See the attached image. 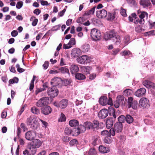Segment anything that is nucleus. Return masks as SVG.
I'll use <instances>...</instances> for the list:
<instances>
[{
    "instance_id": "obj_38",
    "label": "nucleus",
    "mask_w": 155,
    "mask_h": 155,
    "mask_svg": "<svg viewBox=\"0 0 155 155\" xmlns=\"http://www.w3.org/2000/svg\"><path fill=\"white\" fill-rule=\"evenodd\" d=\"M126 121L127 123L130 124L133 122L134 119L131 116L127 114L126 116Z\"/></svg>"
},
{
    "instance_id": "obj_6",
    "label": "nucleus",
    "mask_w": 155,
    "mask_h": 155,
    "mask_svg": "<svg viewBox=\"0 0 155 155\" xmlns=\"http://www.w3.org/2000/svg\"><path fill=\"white\" fill-rule=\"evenodd\" d=\"M91 36L93 40L97 41L100 39L101 34L100 31L96 28H93L91 30Z\"/></svg>"
},
{
    "instance_id": "obj_41",
    "label": "nucleus",
    "mask_w": 155,
    "mask_h": 155,
    "mask_svg": "<svg viewBox=\"0 0 155 155\" xmlns=\"http://www.w3.org/2000/svg\"><path fill=\"white\" fill-rule=\"evenodd\" d=\"M82 50L84 52H87L90 49V45L88 44H85L82 47Z\"/></svg>"
},
{
    "instance_id": "obj_47",
    "label": "nucleus",
    "mask_w": 155,
    "mask_h": 155,
    "mask_svg": "<svg viewBox=\"0 0 155 155\" xmlns=\"http://www.w3.org/2000/svg\"><path fill=\"white\" fill-rule=\"evenodd\" d=\"M130 22H134L135 24H137L138 23L141 25H143L144 23V20H129Z\"/></svg>"
},
{
    "instance_id": "obj_14",
    "label": "nucleus",
    "mask_w": 155,
    "mask_h": 155,
    "mask_svg": "<svg viewBox=\"0 0 155 155\" xmlns=\"http://www.w3.org/2000/svg\"><path fill=\"white\" fill-rule=\"evenodd\" d=\"M116 118L112 117H108L106 120V125L107 128L109 129L112 128L114 123L115 121Z\"/></svg>"
},
{
    "instance_id": "obj_30",
    "label": "nucleus",
    "mask_w": 155,
    "mask_h": 155,
    "mask_svg": "<svg viewBox=\"0 0 155 155\" xmlns=\"http://www.w3.org/2000/svg\"><path fill=\"white\" fill-rule=\"evenodd\" d=\"M97 154V151L94 148H91L88 151V153L84 152V155H96Z\"/></svg>"
},
{
    "instance_id": "obj_33",
    "label": "nucleus",
    "mask_w": 155,
    "mask_h": 155,
    "mask_svg": "<svg viewBox=\"0 0 155 155\" xmlns=\"http://www.w3.org/2000/svg\"><path fill=\"white\" fill-rule=\"evenodd\" d=\"M84 124L86 130L91 129L93 130V127L92 126L93 125H92V123L91 122L86 121L84 123Z\"/></svg>"
},
{
    "instance_id": "obj_28",
    "label": "nucleus",
    "mask_w": 155,
    "mask_h": 155,
    "mask_svg": "<svg viewBox=\"0 0 155 155\" xmlns=\"http://www.w3.org/2000/svg\"><path fill=\"white\" fill-rule=\"evenodd\" d=\"M28 149L29 151V155H34L36 153V148L29 144Z\"/></svg>"
},
{
    "instance_id": "obj_35",
    "label": "nucleus",
    "mask_w": 155,
    "mask_h": 155,
    "mask_svg": "<svg viewBox=\"0 0 155 155\" xmlns=\"http://www.w3.org/2000/svg\"><path fill=\"white\" fill-rule=\"evenodd\" d=\"M99 123L98 120H94L92 123L93 130H94L95 129L96 130L99 129Z\"/></svg>"
},
{
    "instance_id": "obj_24",
    "label": "nucleus",
    "mask_w": 155,
    "mask_h": 155,
    "mask_svg": "<svg viewBox=\"0 0 155 155\" xmlns=\"http://www.w3.org/2000/svg\"><path fill=\"white\" fill-rule=\"evenodd\" d=\"M116 101L118 102L121 105H123L127 101V100L122 95L118 96L116 99Z\"/></svg>"
},
{
    "instance_id": "obj_16",
    "label": "nucleus",
    "mask_w": 155,
    "mask_h": 155,
    "mask_svg": "<svg viewBox=\"0 0 155 155\" xmlns=\"http://www.w3.org/2000/svg\"><path fill=\"white\" fill-rule=\"evenodd\" d=\"M143 84L145 87L148 88H152L155 90V84L151 81L147 80L144 81Z\"/></svg>"
},
{
    "instance_id": "obj_57",
    "label": "nucleus",
    "mask_w": 155,
    "mask_h": 155,
    "mask_svg": "<svg viewBox=\"0 0 155 155\" xmlns=\"http://www.w3.org/2000/svg\"><path fill=\"white\" fill-rule=\"evenodd\" d=\"M101 134L104 137H107V136L110 135L109 131L107 130H104L102 131L101 133Z\"/></svg>"
},
{
    "instance_id": "obj_23",
    "label": "nucleus",
    "mask_w": 155,
    "mask_h": 155,
    "mask_svg": "<svg viewBox=\"0 0 155 155\" xmlns=\"http://www.w3.org/2000/svg\"><path fill=\"white\" fill-rule=\"evenodd\" d=\"M30 145L37 148H39L41 145V141L38 139H36L30 143Z\"/></svg>"
},
{
    "instance_id": "obj_13",
    "label": "nucleus",
    "mask_w": 155,
    "mask_h": 155,
    "mask_svg": "<svg viewBox=\"0 0 155 155\" xmlns=\"http://www.w3.org/2000/svg\"><path fill=\"white\" fill-rule=\"evenodd\" d=\"M82 53L81 50L78 48H75L73 49L71 52V56L73 58L78 57Z\"/></svg>"
},
{
    "instance_id": "obj_50",
    "label": "nucleus",
    "mask_w": 155,
    "mask_h": 155,
    "mask_svg": "<svg viewBox=\"0 0 155 155\" xmlns=\"http://www.w3.org/2000/svg\"><path fill=\"white\" fill-rule=\"evenodd\" d=\"M66 120V117L64 114L61 113L60 118L58 119V121L61 122L65 121Z\"/></svg>"
},
{
    "instance_id": "obj_44",
    "label": "nucleus",
    "mask_w": 155,
    "mask_h": 155,
    "mask_svg": "<svg viewBox=\"0 0 155 155\" xmlns=\"http://www.w3.org/2000/svg\"><path fill=\"white\" fill-rule=\"evenodd\" d=\"M19 81L18 78L16 77H14L12 79L9 80L8 83L10 84H13L14 83H17Z\"/></svg>"
},
{
    "instance_id": "obj_42",
    "label": "nucleus",
    "mask_w": 155,
    "mask_h": 155,
    "mask_svg": "<svg viewBox=\"0 0 155 155\" xmlns=\"http://www.w3.org/2000/svg\"><path fill=\"white\" fill-rule=\"evenodd\" d=\"M130 37L129 35L126 36L123 40V41L124 43V46L127 45L130 43Z\"/></svg>"
},
{
    "instance_id": "obj_62",
    "label": "nucleus",
    "mask_w": 155,
    "mask_h": 155,
    "mask_svg": "<svg viewBox=\"0 0 155 155\" xmlns=\"http://www.w3.org/2000/svg\"><path fill=\"white\" fill-rule=\"evenodd\" d=\"M61 27V25H56L53 27L51 29V30L52 31H57L60 29Z\"/></svg>"
},
{
    "instance_id": "obj_4",
    "label": "nucleus",
    "mask_w": 155,
    "mask_h": 155,
    "mask_svg": "<svg viewBox=\"0 0 155 155\" xmlns=\"http://www.w3.org/2000/svg\"><path fill=\"white\" fill-rule=\"evenodd\" d=\"M99 103L102 105H105L108 104L111 105L113 104L111 97H109L108 99L107 97L104 96H101L99 100Z\"/></svg>"
},
{
    "instance_id": "obj_64",
    "label": "nucleus",
    "mask_w": 155,
    "mask_h": 155,
    "mask_svg": "<svg viewBox=\"0 0 155 155\" xmlns=\"http://www.w3.org/2000/svg\"><path fill=\"white\" fill-rule=\"evenodd\" d=\"M11 35L12 37H15L18 35V32L16 30H13L11 33Z\"/></svg>"
},
{
    "instance_id": "obj_9",
    "label": "nucleus",
    "mask_w": 155,
    "mask_h": 155,
    "mask_svg": "<svg viewBox=\"0 0 155 155\" xmlns=\"http://www.w3.org/2000/svg\"><path fill=\"white\" fill-rule=\"evenodd\" d=\"M133 98L132 97H130L128 98L127 103L128 107L130 108L132 107L134 110L137 109L138 106V102L137 101L133 100Z\"/></svg>"
},
{
    "instance_id": "obj_37",
    "label": "nucleus",
    "mask_w": 155,
    "mask_h": 155,
    "mask_svg": "<svg viewBox=\"0 0 155 155\" xmlns=\"http://www.w3.org/2000/svg\"><path fill=\"white\" fill-rule=\"evenodd\" d=\"M72 131V135L73 136H78L81 133L78 127L73 128Z\"/></svg>"
},
{
    "instance_id": "obj_36",
    "label": "nucleus",
    "mask_w": 155,
    "mask_h": 155,
    "mask_svg": "<svg viewBox=\"0 0 155 155\" xmlns=\"http://www.w3.org/2000/svg\"><path fill=\"white\" fill-rule=\"evenodd\" d=\"M59 70L63 74H68V75H70V73L69 69L66 67H62L59 68Z\"/></svg>"
},
{
    "instance_id": "obj_29",
    "label": "nucleus",
    "mask_w": 155,
    "mask_h": 155,
    "mask_svg": "<svg viewBox=\"0 0 155 155\" xmlns=\"http://www.w3.org/2000/svg\"><path fill=\"white\" fill-rule=\"evenodd\" d=\"M75 77L76 79L79 80H84L86 77L85 76L81 73H77L75 74Z\"/></svg>"
},
{
    "instance_id": "obj_1",
    "label": "nucleus",
    "mask_w": 155,
    "mask_h": 155,
    "mask_svg": "<svg viewBox=\"0 0 155 155\" xmlns=\"http://www.w3.org/2000/svg\"><path fill=\"white\" fill-rule=\"evenodd\" d=\"M61 80L60 78H52L51 81V84L52 86L49 87L47 90L48 95L51 98H54L57 97L59 93L57 87H61L59 82Z\"/></svg>"
},
{
    "instance_id": "obj_27",
    "label": "nucleus",
    "mask_w": 155,
    "mask_h": 155,
    "mask_svg": "<svg viewBox=\"0 0 155 155\" xmlns=\"http://www.w3.org/2000/svg\"><path fill=\"white\" fill-rule=\"evenodd\" d=\"M95 8L96 7L94 6L89 10L85 12L84 13V14L83 17L84 18H85L87 16H89L91 14H94V12Z\"/></svg>"
},
{
    "instance_id": "obj_11",
    "label": "nucleus",
    "mask_w": 155,
    "mask_h": 155,
    "mask_svg": "<svg viewBox=\"0 0 155 155\" xmlns=\"http://www.w3.org/2000/svg\"><path fill=\"white\" fill-rule=\"evenodd\" d=\"M108 114L114 118H116L119 115V113L117 111L115 112V110L111 106L108 107L107 109Z\"/></svg>"
},
{
    "instance_id": "obj_46",
    "label": "nucleus",
    "mask_w": 155,
    "mask_h": 155,
    "mask_svg": "<svg viewBox=\"0 0 155 155\" xmlns=\"http://www.w3.org/2000/svg\"><path fill=\"white\" fill-rule=\"evenodd\" d=\"M72 130L71 129L70 127H66L64 130V132L65 134L67 135H72Z\"/></svg>"
},
{
    "instance_id": "obj_49",
    "label": "nucleus",
    "mask_w": 155,
    "mask_h": 155,
    "mask_svg": "<svg viewBox=\"0 0 155 155\" xmlns=\"http://www.w3.org/2000/svg\"><path fill=\"white\" fill-rule=\"evenodd\" d=\"M132 91L130 89H126L124 90L123 92V94L125 96H128L132 94Z\"/></svg>"
},
{
    "instance_id": "obj_56",
    "label": "nucleus",
    "mask_w": 155,
    "mask_h": 155,
    "mask_svg": "<svg viewBox=\"0 0 155 155\" xmlns=\"http://www.w3.org/2000/svg\"><path fill=\"white\" fill-rule=\"evenodd\" d=\"M126 139L125 136L122 135H120L119 137V142L121 144H123L124 143Z\"/></svg>"
},
{
    "instance_id": "obj_21",
    "label": "nucleus",
    "mask_w": 155,
    "mask_h": 155,
    "mask_svg": "<svg viewBox=\"0 0 155 155\" xmlns=\"http://www.w3.org/2000/svg\"><path fill=\"white\" fill-rule=\"evenodd\" d=\"M70 68V72L72 74H75L76 73H78V72L79 70L78 65L75 64H71Z\"/></svg>"
},
{
    "instance_id": "obj_52",
    "label": "nucleus",
    "mask_w": 155,
    "mask_h": 155,
    "mask_svg": "<svg viewBox=\"0 0 155 155\" xmlns=\"http://www.w3.org/2000/svg\"><path fill=\"white\" fill-rule=\"evenodd\" d=\"M61 140L63 142L67 143L71 140V138L69 137L64 136L61 137Z\"/></svg>"
},
{
    "instance_id": "obj_8",
    "label": "nucleus",
    "mask_w": 155,
    "mask_h": 155,
    "mask_svg": "<svg viewBox=\"0 0 155 155\" xmlns=\"http://www.w3.org/2000/svg\"><path fill=\"white\" fill-rule=\"evenodd\" d=\"M139 106L143 109L148 108L150 106L148 99L145 97L141 98L139 101Z\"/></svg>"
},
{
    "instance_id": "obj_40",
    "label": "nucleus",
    "mask_w": 155,
    "mask_h": 155,
    "mask_svg": "<svg viewBox=\"0 0 155 155\" xmlns=\"http://www.w3.org/2000/svg\"><path fill=\"white\" fill-rule=\"evenodd\" d=\"M117 122H120L121 124L123 123L126 121V116L124 115H121L118 117Z\"/></svg>"
},
{
    "instance_id": "obj_58",
    "label": "nucleus",
    "mask_w": 155,
    "mask_h": 155,
    "mask_svg": "<svg viewBox=\"0 0 155 155\" xmlns=\"http://www.w3.org/2000/svg\"><path fill=\"white\" fill-rule=\"evenodd\" d=\"M120 13L121 15L123 16H126V9H124L122 7L120 8Z\"/></svg>"
},
{
    "instance_id": "obj_25",
    "label": "nucleus",
    "mask_w": 155,
    "mask_h": 155,
    "mask_svg": "<svg viewBox=\"0 0 155 155\" xmlns=\"http://www.w3.org/2000/svg\"><path fill=\"white\" fill-rule=\"evenodd\" d=\"M101 143V140L99 137L94 136L92 139V144L94 146L99 144Z\"/></svg>"
},
{
    "instance_id": "obj_15",
    "label": "nucleus",
    "mask_w": 155,
    "mask_h": 155,
    "mask_svg": "<svg viewBox=\"0 0 155 155\" xmlns=\"http://www.w3.org/2000/svg\"><path fill=\"white\" fill-rule=\"evenodd\" d=\"M108 115L107 109L106 108L102 109L100 111L98 116L101 119H104Z\"/></svg>"
},
{
    "instance_id": "obj_3",
    "label": "nucleus",
    "mask_w": 155,
    "mask_h": 155,
    "mask_svg": "<svg viewBox=\"0 0 155 155\" xmlns=\"http://www.w3.org/2000/svg\"><path fill=\"white\" fill-rule=\"evenodd\" d=\"M26 122L27 125L30 126L32 129L35 130L37 129L38 122L36 118L30 117L27 118Z\"/></svg>"
},
{
    "instance_id": "obj_7",
    "label": "nucleus",
    "mask_w": 155,
    "mask_h": 155,
    "mask_svg": "<svg viewBox=\"0 0 155 155\" xmlns=\"http://www.w3.org/2000/svg\"><path fill=\"white\" fill-rule=\"evenodd\" d=\"M50 99L49 97H43L40 98L36 103V105L38 107H41L43 106L48 104Z\"/></svg>"
},
{
    "instance_id": "obj_12",
    "label": "nucleus",
    "mask_w": 155,
    "mask_h": 155,
    "mask_svg": "<svg viewBox=\"0 0 155 155\" xmlns=\"http://www.w3.org/2000/svg\"><path fill=\"white\" fill-rule=\"evenodd\" d=\"M52 111L51 108L50 106L46 105L43 107L41 108V111L42 114L47 115L50 114Z\"/></svg>"
},
{
    "instance_id": "obj_60",
    "label": "nucleus",
    "mask_w": 155,
    "mask_h": 155,
    "mask_svg": "<svg viewBox=\"0 0 155 155\" xmlns=\"http://www.w3.org/2000/svg\"><path fill=\"white\" fill-rule=\"evenodd\" d=\"M23 5V2L22 1L18 2L16 5V7L18 9L21 8Z\"/></svg>"
},
{
    "instance_id": "obj_45",
    "label": "nucleus",
    "mask_w": 155,
    "mask_h": 155,
    "mask_svg": "<svg viewBox=\"0 0 155 155\" xmlns=\"http://www.w3.org/2000/svg\"><path fill=\"white\" fill-rule=\"evenodd\" d=\"M104 141L105 143L108 144L110 143L112 141L111 137L110 135L107 136V137H105Z\"/></svg>"
},
{
    "instance_id": "obj_31",
    "label": "nucleus",
    "mask_w": 155,
    "mask_h": 155,
    "mask_svg": "<svg viewBox=\"0 0 155 155\" xmlns=\"http://www.w3.org/2000/svg\"><path fill=\"white\" fill-rule=\"evenodd\" d=\"M99 150L100 152L103 153H107L109 152L108 148L103 145H100L99 147Z\"/></svg>"
},
{
    "instance_id": "obj_61",
    "label": "nucleus",
    "mask_w": 155,
    "mask_h": 155,
    "mask_svg": "<svg viewBox=\"0 0 155 155\" xmlns=\"http://www.w3.org/2000/svg\"><path fill=\"white\" fill-rule=\"evenodd\" d=\"M49 64V63L48 61H45L44 63L42 65L44 69L46 70L48 68Z\"/></svg>"
},
{
    "instance_id": "obj_18",
    "label": "nucleus",
    "mask_w": 155,
    "mask_h": 155,
    "mask_svg": "<svg viewBox=\"0 0 155 155\" xmlns=\"http://www.w3.org/2000/svg\"><path fill=\"white\" fill-rule=\"evenodd\" d=\"M61 80L59 82L61 86V83L62 82L63 85L64 86H72V85L71 84L72 83V80L71 78L69 79H61Z\"/></svg>"
},
{
    "instance_id": "obj_48",
    "label": "nucleus",
    "mask_w": 155,
    "mask_h": 155,
    "mask_svg": "<svg viewBox=\"0 0 155 155\" xmlns=\"http://www.w3.org/2000/svg\"><path fill=\"white\" fill-rule=\"evenodd\" d=\"M83 72L86 74H90V70L91 68L89 66L84 67L82 68Z\"/></svg>"
},
{
    "instance_id": "obj_53",
    "label": "nucleus",
    "mask_w": 155,
    "mask_h": 155,
    "mask_svg": "<svg viewBox=\"0 0 155 155\" xmlns=\"http://www.w3.org/2000/svg\"><path fill=\"white\" fill-rule=\"evenodd\" d=\"M76 44V41L75 39L74 38H71L69 42L67 44L68 45L71 46L72 45H74Z\"/></svg>"
},
{
    "instance_id": "obj_26",
    "label": "nucleus",
    "mask_w": 155,
    "mask_h": 155,
    "mask_svg": "<svg viewBox=\"0 0 155 155\" xmlns=\"http://www.w3.org/2000/svg\"><path fill=\"white\" fill-rule=\"evenodd\" d=\"M137 12L139 14V16L140 19H142L145 18L147 19L148 18V15L147 12H141L140 10H138Z\"/></svg>"
},
{
    "instance_id": "obj_55",
    "label": "nucleus",
    "mask_w": 155,
    "mask_h": 155,
    "mask_svg": "<svg viewBox=\"0 0 155 155\" xmlns=\"http://www.w3.org/2000/svg\"><path fill=\"white\" fill-rule=\"evenodd\" d=\"M142 28V26H141L138 25L135 27V31L137 32H140L142 31H143L144 30Z\"/></svg>"
},
{
    "instance_id": "obj_20",
    "label": "nucleus",
    "mask_w": 155,
    "mask_h": 155,
    "mask_svg": "<svg viewBox=\"0 0 155 155\" xmlns=\"http://www.w3.org/2000/svg\"><path fill=\"white\" fill-rule=\"evenodd\" d=\"M113 127L116 132L119 133L121 132L122 130L123 125L120 122H117L114 125Z\"/></svg>"
},
{
    "instance_id": "obj_54",
    "label": "nucleus",
    "mask_w": 155,
    "mask_h": 155,
    "mask_svg": "<svg viewBox=\"0 0 155 155\" xmlns=\"http://www.w3.org/2000/svg\"><path fill=\"white\" fill-rule=\"evenodd\" d=\"M78 142L76 139H74L70 141L69 144L71 146H75L77 145Z\"/></svg>"
},
{
    "instance_id": "obj_5",
    "label": "nucleus",
    "mask_w": 155,
    "mask_h": 155,
    "mask_svg": "<svg viewBox=\"0 0 155 155\" xmlns=\"http://www.w3.org/2000/svg\"><path fill=\"white\" fill-rule=\"evenodd\" d=\"M68 101L66 99H63L59 102H55L54 103V105L60 108L61 109L66 108L68 105Z\"/></svg>"
},
{
    "instance_id": "obj_34",
    "label": "nucleus",
    "mask_w": 155,
    "mask_h": 155,
    "mask_svg": "<svg viewBox=\"0 0 155 155\" xmlns=\"http://www.w3.org/2000/svg\"><path fill=\"white\" fill-rule=\"evenodd\" d=\"M69 124L71 127H76L78 126L79 122L76 120H71L69 121Z\"/></svg>"
},
{
    "instance_id": "obj_59",
    "label": "nucleus",
    "mask_w": 155,
    "mask_h": 155,
    "mask_svg": "<svg viewBox=\"0 0 155 155\" xmlns=\"http://www.w3.org/2000/svg\"><path fill=\"white\" fill-rule=\"evenodd\" d=\"M115 130L114 129V128L113 127L111 128L109 130V134L111 136V135H112L113 136H114L115 135Z\"/></svg>"
},
{
    "instance_id": "obj_19",
    "label": "nucleus",
    "mask_w": 155,
    "mask_h": 155,
    "mask_svg": "<svg viewBox=\"0 0 155 155\" xmlns=\"http://www.w3.org/2000/svg\"><path fill=\"white\" fill-rule=\"evenodd\" d=\"M146 90L144 88H141L138 89L135 92V94L138 97H141L144 95L146 93Z\"/></svg>"
},
{
    "instance_id": "obj_39",
    "label": "nucleus",
    "mask_w": 155,
    "mask_h": 155,
    "mask_svg": "<svg viewBox=\"0 0 155 155\" xmlns=\"http://www.w3.org/2000/svg\"><path fill=\"white\" fill-rule=\"evenodd\" d=\"M92 23L94 25L97 26H101L103 23L101 20H92Z\"/></svg>"
},
{
    "instance_id": "obj_51",
    "label": "nucleus",
    "mask_w": 155,
    "mask_h": 155,
    "mask_svg": "<svg viewBox=\"0 0 155 155\" xmlns=\"http://www.w3.org/2000/svg\"><path fill=\"white\" fill-rule=\"evenodd\" d=\"M84 126V124L83 125L80 124L78 127L79 130L80 131V133H84L86 130Z\"/></svg>"
},
{
    "instance_id": "obj_22",
    "label": "nucleus",
    "mask_w": 155,
    "mask_h": 155,
    "mask_svg": "<svg viewBox=\"0 0 155 155\" xmlns=\"http://www.w3.org/2000/svg\"><path fill=\"white\" fill-rule=\"evenodd\" d=\"M32 132L33 131L29 130L25 133V136L26 140L30 141L33 140L34 139L35 136Z\"/></svg>"
},
{
    "instance_id": "obj_63",
    "label": "nucleus",
    "mask_w": 155,
    "mask_h": 155,
    "mask_svg": "<svg viewBox=\"0 0 155 155\" xmlns=\"http://www.w3.org/2000/svg\"><path fill=\"white\" fill-rule=\"evenodd\" d=\"M45 90V89L44 88H40L37 89L35 91L36 95H37L39 93L41 92L42 91H44Z\"/></svg>"
},
{
    "instance_id": "obj_32",
    "label": "nucleus",
    "mask_w": 155,
    "mask_h": 155,
    "mask_svg": "<svg viewBox=\"0 0 155 155\" xmlns=\"http://www.w3.org/2000/svg\"><path fill=\"white\" fill-rule=\"evenodd\" d=\"M140 3L144 7H148L151 5L150 0H140Z\"/></svg>"
},
{
    "instance_id": "obj_17",
    "label": "nucleus",
    "mask_w": 155,
    "mask_h": 155,
    "mask_svg": "<svg viewBox=\"0 0 155 155\" xmlns=\"http://www.w3.org/2000/svg\"><path fill=\"white\" fill-rule=\"evenodd\" d=\"M96 15L99 18H104L107 15V12L104 9L97 11L96 12Z\"/></svg>"
},
{
    "instance_id": "obj_43",
    "label": "nucleus",
    "mask_w": 155,
    "mask_h": 155,
    "mask_svg": "<svg viewBox=\"0 0 155 155\" xmlns=\"http://www.w3.org/2000/svg\"><path fill=\"white\" fill-rule=\"evenodd\" d=\"M31 110L32 113L38 115L40 112L39 110L35 106L32 107L31 108Z\"/></svg>"
},
{
    "instance_id": "obj_2",
    "label": "nucleus",
    "mask_w": 155,
    "mask_h": 155,
    "mask_svg": "<svg viewBox=\"0 0 155 155\" xmlns=\"http://www.w3.org/2000/svg\"><path fill=\"white\" fill-rule=\"evenodd\" d=\"M104 39L106 41L111 40L116 45H119L121 40L120 36L118 35L114 30H112L106 32L104 35Z\"/></svg>"
},
{
    "instance_id": "obj_10",
    "label": "nucleus",
    "mask_w": 155,
    "mask_h": 155,
    "mask_svg": "<svg viewBox=\"0 0 155 155\" xmlns=\"http://www.w3.org/2000/svg\"><path fill=\"white\" fill-rule=\"evenodd\" d=\"M91 60L90 58L86 55H82L77 59V62L81 64L88 63L90 62Z\"/></svg>"
}]
</instances>
